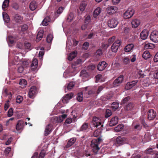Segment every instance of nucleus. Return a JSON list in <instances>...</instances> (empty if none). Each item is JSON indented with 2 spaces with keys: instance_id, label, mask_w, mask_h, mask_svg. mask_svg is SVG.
I'll return each instance as SVG.
<instances>
[{
  "instance_id": "f257e3e1",
  "label": "nucleus",
  "mask_w": 158,
  "mask_h": 158,
  "mask_svg": "<svg viewBox=\"0 0 158 158\" xmlns=\"http://www.w3.org/2000/svg\"><path fill=\"white\" fill-rule=\"evenodd\" d=\"M83 62L81 59L77 60L74 63L72 64V67L69 68L64 73L63 76L65 78L68 76H71L74 75L75 74L72 73L74 71V69L75 68V66L81 64Z\"/></svg>"
},
{
  "instance_id": "f03ea898",
  "label": "nucleus",
  "mask_w": 158,
  "mask_h": 158,
  "mask_svg": "<svg viewBox=\"0 0 158 158\" xmlns=\"http://www.w3.org/2000/svg\"><path fill=\"white\" fill-rule=\"evenodd\" d=\"M103 120L96 117H94L91 122V125L92 127H98L102 130V127H103Z\"/></svg>"
},
{
  "instance_id": "7ed1b4c3",
  "label": "nucleus",
  "mask_w": 158,
  "mask_h": 158,
  "mask_svg": "<svg viewBox=\"0 0 158 158\" xmlns=\"http://www.w3.org/2000/svg\"><path fill=\"white\" fill-rule=\"evenodd\" d=\"M101 140L102 139L100 138H98L97 139L92 140L91 141V146L92 148L93 151L95 153H97L100 149V148L98 147V144Z\"/></svg>"
},
{
  "instance_id": "20e7f679",
  "label": "nucleus",
  "mask_w": 158,
  "mask_h": 158,
  "mask_svg": "<svg viewBox=\"0 0 158 158\" xmlns=\"http://www.w3.org/2000/svg\"><path fill=\"white\" fill-rule=\"evenodd\" d=\"M89 89V87H86L83 90L81 93H79L78 94L77 96V98L78 101L80 102H81L83 100L82 94H88L89 95L93 93V92L91 91H89L88 90Z\"/></svg>"
},
{
  "instance_id": "39448f33",
  "label": "nucleus",
  "mask_w": 158,
  "mask_h": 158,
  "mask_svg": "<svg viewBox=\"0 0 158 158\" xmlns=\"http://www.w3.org/2000/svg\"><path fill=\"white\" fill-rule=\"evenodd\" d=\"M134 10L131 8H128L123 14V17L125 19H128L131 18L134 15Z\"/></svg>"
},
{
  "instance_id": "423d86ee",
  "label": "nucleus",
  "mask_w": 158,
  "mask_h": 158,
  "mask_svg": "<svg viewBox=\"0 0 158 158\" xmlns=\"http://www.w3.org/2000/svg\"><path fill=\"white\" fill-rule=\"evenodd\" d=\"M150 40L154 43L158 42V31H153L150 36Z\"/></svg>"
},
{
  "instance_id": "0eeeda50",
  "label": "nucleus",
  "mask_w": 158,
  "mask_h": 158,
  "mask_svg": "<svg viewBox=\"0 0 158 158\" xmlns=\"http://www.w3.org/2000/svg\"><path fill=\"white\" fill-rule=\"evenodd\" d=\"M108 26L111 28L115 27L118 24V21L115 19H110L108 21Z\"/></svg>"
},
{
  "instance_id": "6e6552de",
  "label": "nucleus",
  "mask_w": 158,
  "mask_h": 158,
  "mask_svg": "<svg viewBox=\"0 0 158 158\" xmlns=\"http://www.w3.org/2000/svg\"><path fill=\"white\" fill-rule=\"evenodd\" d=\"M148 119L150 120H153L156 117V114L153 109H150L148 112Z\"/></svg>"
},
{
  "instance_id": "1a4fd4ad",
  "label": "nucleus",
  "mask_w": 158,
  "mask_h": 158,
  "mask_svg": "<svg viewBox=\"0 0 158 158\" xmlns=\"http://www.w3.org/2000/svg\"><path fill=\"white\" fill-rule=\"evenodd\" d=\"M127 139L126 138L121 136H118L116 139V144L118 146L122 145L126 143Z\"/></svg>"
},
{
  "instance_id": "9d476101",
  "label": "nucleus",
  "mask_w": 158,
  "mask_h": 158,
  "mask_svg": "<svg viewBox=\"0 0 158 158\" xmlns=\"http://www.w3.org/2000/svg\"><path fill=\"white\" fill-rule=\"evenodd\" d=\"M121 44V41L120 40H118L115 42L111 47V49L112 52H117Z\"/></svg>"
},
{
  "instance_id": "9b49d317",
  "label": "nucleus",
  "mask_w": 158,
  "mask_h": 158,
  "mask_svg": "<svg viewBox=\"0 0 158 158\" xmlns=\"http://www.w3.org/2000/svg\"><path fill=\"white\" fill-rule=\"evenodd\" d=\"M118 10V8L116 6H109L106 8L107 13L108 14L110 15L116 12Z\"/></svg>"
},
{
  "instance_id": "f8f14e48",
  "label": "nucleus",
  "mask_w": 158,
  "mask_h": 158,
  "mask_svg": "<svg viewBox=\"0 0 158 158\" xmlns=\"http://www.w3.org/2000/svg\"><path fill=\"white\" fill-rule=\"evenodd\" d=\"M36 88L35 86H33L31 87L29 91L28 95L30 98H33L36 94Z\"/></svg>"
},
{
  "instance_id": "ddd939ff",
  "label": "nucleus",
  "mask_w": 158,
  "mask_h": 158,
  "mask_svg": "<svg viewBox=\"0 0 158 158\" xmlns=\"http://www.w3.org/2000/svg\"><path fill=\"white\" fill-rule=\"evenodd\" d=\"M73 94L72 93L66 94L62 99V101L64 103H67L73 97Z\"/></svg>"
},
{
  "instance_id": "4468645a",
  "label": "nucleus",
  "mask_w": 158,
  "mask_h": 158,
  "mask_svg": "<svg viewBox=\"0 0 158 158\" xmlns=\"http://www.w3.org/2000/svg\"><path fill=\"white\" fill-rule=\"evenodd\" d=\"M24 126V123L23 120L18 121L16 126V129L18 131H20L23 130Z\"/></svg>"
},
{
  "instance_id": "2eb2a0df",
  "label": "nucleus",
  "mask_w": 158,
  "mask_h": 158,
  "mask_svg": "<svg viewBox=\"0 0 158 158\" xmlns=\"http://www.w3.org/2000/svg\"><path fill=\"white\" fill-rule=\"evenodd\" d=\"M123 80V76L120 75L114 81L113 85L114 87L118 86V85L122 83Z\"/></svg>"
},
{
  "instance_id": "dca6fc26",
  "label": "nucleus",
  "mask_w": 158,
  "mask_h": 158,
  "mask_svg": "<svg viewBox=\"0 0 158 158\" xmlns=\"http://www.w3.org/2000/svg\"><path fill=\"white\" fill-rule=\"evenodd\" d=\"M107 64L104 61L100 62L97 66V69L100 71L103 70L107 66Z\"/></svg>"
},
{
  "instance_id": "f3484780",
  "label": "nucleus",
  "mask_w": 158,
  "mask_h": 158,
  "mask_svg": "<svg viewBox=\"0 0 158 158\" xmlns=\"http://www.w3.org/2000/svg\"><path fill=\"white\" fill-rule=\"evenodd\" d=\"M118 117L115 116L112 118L110 120L109 125L110 127H112L116 125L118 123Z\"/></svg>"
},
{
  "instance_id": "a211bd4d",
  "label": "nucleus",
  "mask_w": 158,
  "mask_h": 158,
  "mask_svg": "<svg viewBox=\"0 0 158 158\" xmlns=\"http://www.w3.org/2000/svg\"><path fill=\"white\" fill-rule=\"evenodd\" d=\"M137 82L138 81L135 80L127 83L125 86V89L127 90H128L131 89L132 87L134 86Z\"/></svg>"
},
{
  "instance_id": "6ab92c4d",
  "label": "nucleus",
  "mask_w": 158,
  "mask_h": 158,
  "mask_svg": "<svg viewBox=\"0 0 158 158\" xmlns=\"http://www.w3.org/2000/svg\"><path fill=\"white\" fill-rule=\"evenodd\" d=\"M38 61L37 59L36 58H34L33 59L32 64L31 65V68L33 71L36 72V69L38 66Z\"/></svg>"
},
{
  "instance_id": "aec40b11",
  "label": "nucleus",
  "mask_w": 158,
  "mask_h": 158,
  "mask_svg": "<svg viewBox=\"0 0 158 158\" xmlns=\"http://www.w3.org/2000/svg\"><path fill=\"white\" fill-rule=\"evenodd\" d=\"M148 35V31L147 30H143L140 33V37L143 40H146Z\"/></svg>"
},
{
  "instance_id": "412c9836",
  "label": "nucleus",
  "mask_w": 158,
  "mask_h": 158,
  "mask_svg": "<svg viewBox=\"0 0 158 158\" xmlns=\"http://www.w3.org/2000/svg\"><path fill=\"white\" fill-rule=\"evenodd\" d=\"M67 115L66 114H63L59 116L56 117L55 119L58 123H61L67 117Z\"/></svg>"
},
{
  "instance_id": "4be33fe9",
  "label": "nucleus",
  "mask_w": 158,
  "mask_h": 158,
  "mask_svg": "<svg viewBox=\"0 0 158 158\" xmlns=\"http://www.w3.org/2000/svg\"><path fill=\"white\" fill-rule=\"evenodd\" d=\"M102 11V9L100 7L97 8L93 12V16L94 18H97L100 14Z\"/></svg>"
},
{
  "instance_id": "5701e85b",
  "label": "nucleus",
  "mask_w": 158,
  "mask_h": 158,
  "mask_svg": "<svg viewBox=\"0 0 158 158\" xmlns=\"http://www.w3.org/2000/svg\"><path fill=\"white\" fill-rule=\"evenodd\" d=\"M37 6V4L36 2L35 1H32L30 4L29 8L31 10L33 11L36 8Z\"/></svg>"
},
{
  "instance_id": "b1692460",
  "label": "nucleus",
  "mask_w": 158,
  "mask_h": 158,
  "mask_svg": "<svg viewBox=\"0 0 158 158\" xmlns=\"http://www.w3.org/2000/svg\"><path fill=\"white\" fill-rule=\"evenodd\" d=\"M140 21L139 20L137 19L133 20L131 22L132 27L134 28H136L140 24Z\"/></svg>"
},
{
  "instance_id": "393cba45",
  "label": "nucleus",
  "mask_w": 158,
  "mask_h": 158,
  "mask_svg": "<svg viewBox=\"0 0 158 158\" xmlns=\"http://www.w3.org/2000/svg\"><path fill=\"white\" fill-rule=\"evenodd\" d=\"M44 31L43 30H40L38 32L36 41L39 42L42 38L43 36Z\"/></svg>"
},
{
  "instance_id": "a878e982",
  "label": "nucleus",
  "mask_w": 158,
  "mask_h": 158,
  "mask_svg": "<svg viewBox=\"0 0 158 158\" xmlns=\"http://www.w3.org/2000/svg\"><path fill=\"white\" fill-rule=\"evenodd\" d=\"M23 19V18L22 17H21L19 15L17 14L14 16V20L16 23H18L21 22Z\"/></svg>"
},
{
  "instance_id": "bb28decb",
  "label": "nucleus",
  "mask_w": 158,
  "mask_h": 158,
  "mask_svg": "<svg viewBox=\"0 0 158 158\" xmlns=\"http://www.w3.org/2000/svg\"><path fill=\"white\" fill-rule=\"evenodd\" d=\"M134 47V45L132 44H128L125 47V51L127 52H130L132 49Z\"/></svg>"
},
{
  "instance_id": "cd10ccee",
  "label": "nucleus",
  "mask_w": 158,
  "mask_h": 158,
  "mask_svg": "<svg viewBox=\"0 0 158 158\" xmlns=\"http://www.w3.org/2000/svg\"><path fill=\"white\" fill-rule=\"evenodd\" d=\"M87 5V3L86 2L82 1L81 2L79 7L80 10L81 11H84L85 10Z\"/></svg>"
},
{
  "instance_id": "c85d7f7f",
  "label": "nucleus",
  "mask_w": 158,
  "mask_h": 158,
  "mask_svg": "<svg viewBox=\"0 0 158 158\" xmlns=\"http://www.w3.org/2000/svg\"><path fill=\"white\" fill-rule=\"evenodd\" d=\"M76 141V139L75 138H73L70 139L66 145V147L68 148L71 146Z\"/></svg>"
},
{
  "instance_id": "c756f323",
  "label": "nucleus",
  "mask_w": 158,
  "mask_h": 158,
  "mask_svg": "<svg viewBox=\"0 0 158 158\" xmlns=\"http://www.w3.org/2000/svg\"><path fill=\"white\" fill-rule=\"evenodd\" d=\"M77 52L76 51L71 52L69 56L68 59L69 61L72 60L76 56Z\"/></svg>"
},
{
  "instance_id": "7c9ffc66",
  "label": "nucleus",
  "mask_w": 158,
  "mask_h": 158,
  "mask_svg": "<svg viewBox=\"0 0 158 158\" xmlns=\"http://www.w3.org/2000/svg\"><path fill=\"white\" fill-rule=\"evenodd\" d=\"M115 38V37L114 36H113L111 38H110L108 40V42L109 44H103L102 45L103 47L104 48H108V47L110 45V44L114 42Z\"/></svg>"
},
{
  "instance_id": "2f4dec72",
  "label": "nucleus",
  "mask_w": 158,
  "mask_h": 158,
  "mask_svg": "<svg viewBox=\"0 0 158 158\" xmlns=\"http://www.w3.org/2000/svg\"><path fill=\"white\" fill-rule=\"evenodd\" d=\"M50 19L49 17L48 16L46 17L42 22V25L44 26H47L48 24V23L50 22Z\"/></svg>"
},
{
  "instance_id": "473e14b6",
  "label": "nucleus",
  "mask_w": 158,
  "mask_h": 158,
  "mask_svg": "<svg viewBox=\"0 0 158 158\" xmlns=\"http://www.w3.org/2000/svg\"><path fill=\"white\" fill-rule=\"evenodd\" d=\"M89 128V124L88 123H84L81 126L80 131H85Z\"/></svg>"
},
{
  "instance_id": "72a5a7b5",
  "label": "nucleus",
  "mask_w": 158,
  "mask_h": 158,
  "mask_svg": "<svg viewBox=\"0 0 158 158\" xmlns=\"http://www.w3.org/2000/svg\"><path fill=\"white\" fill-rule=\"evenodd\" d=\"M155 45L154 44L150 43H145L144 45V48L146 49H152L155 48Z\"/></svg>"
},
{
  "instance_id": "f704fd0d",
  "label": "nucleus",
  "mask_w": 158,
  "mask_h": 158,
  "mask_svg": "<svg viewBox=\"0 0 158 158\" xmlns=\"http://www.w3.org/2000/svg\"><path fill=\"white\" fill-rule=\"evenodd\" d=\"M27 84V81L25 79H21L19 83L20 87L22 88L25 87Z\"/></svg>"
},
{
  "instance_id": "c9c22d12",
  "label": "nucleus",
  "mask_w": 158,
  "mask_h": 158,
  "mask_svg": "<svg viewBox=\"0 0 158 158\" xmlns=\"http://www.w3.org/2000/svg\"><path fill=\"white\" fill-rule=\"evenodd\" d=\"M149 52L148 51H145L142 55L143 57L145 59H147L151 57Z\"/></svg>"
},
{
  "instance_id": "e433bc0d",
  "label": "nucleus",
  "mask_w": 158,
  "mask_h": 158,
  "mask_svg": "<svg viewBox=\"0 0 158 158\" xmlns=\"http://www.w3.org/2000/svg\"><path fill=\"white\" fill-rule=\"evenodd\" d=\"M3 18L5 22L8 23L10 21V18L8 15L5 12L2 13Z\"/></svg>"
},
{
  "instance_id": "4c0bfd02",
  "label": "nucleus",
  "mask_w": 158,
  "mask_h": 158,
  "mask_svg": "<svg viewBox=\"0 0 158 158\" xmlns=\"http://www.w3.org/2000/svg\"><path fill=\"white\" fill-rule=\"evenodd\" d=\"M51 127L50 124L48 125L46 127L44 132V135H47L50 133L51 131Z\"/></svg>"
},
{
  "instance_id": "58836bf2",
  "label": "nucleus",
  "mask_w": 158,
  "mask_h": 158,
  "mask_svg": "<svg viewBox=\"0 0 158 158\" xmlns=\"http://www.w3.org/2000/svg\"><path fill=\"white\" fill-rule=\"evenodd\" d=\"M112 97V95L110 94H107L101 97V99L103 101H106L107 100L110 99Z\"/></svg>"
},
{
  "instance_id": "ea45409f",
  "label": "nucleus",
  "mask_w": 158,
  "mask_h": 158,
  "mask_svg": "<svg viewBox=\"0 0 158 158\" xmlns=\"http://www.w3.org/2000/svg\"><path fill=\"white\" fill-rule=\"evenodd\" d=\"M130 62V58L129 56H126L123 58V63L124 64H129Z\"/></svg>"
},
{
  "instance_id": "a19ab883",
  "label": "nucleus",
  "mask_w": 158,
  "mask_h": 158,
  "mask_svg": "<svg viewBox=\"0 0 158 158\" xmlns=\"http://www.w3.org/2000/svg\"><path fill=\"white\" fill-rule=\"evenodd\" d=\"M9 0H5L3 2L2 6V9L4 10L5 9L9 6Z\"/></svg>"
},
{
  "instance_id": "79ce46f5",
  "label": "nucleus",
  "mask_w": 158,
  "mask_h": 158,
  "mask_svg": "<svg viewBox=\"0 0 158 158\" xmlns=\"http://www.w3.org/2000/svg\"><path fill=\"white\" fill-rule=\"evenodd\" d=\"M123 124H119L115 128L114 130L116 132L120 131L123 129Z\"/></svg>"
},
{
  "instance_id": "37998d69",
  "label": "nucleus",
  "mask_w": 158,
  "mask_h": 158,
  "mask_svg": "<svg viewBox=\"0 0 158 158\" xmlns=\"http://www.w3.org/2000/svg\"><path fill=\"white\" fill-rule=\"evenodd\" d=\"M7 41L8 42L12 44L14 43L15 41V38L13 37L12 36H10L7 38Z\"/></svg>"
},
{
  "instance_id": "c03bdc74",
  "label": "nucleus",
  "mask_w": 158,
  "mask_h": 158,
  "mask_svg": "<svg viewBox=\"0 0 158 158\" xmlns=\"http://www.w3.org/2000/svg\"><path fill=\"white\" fill-rule=\"evenodd\" d=\"M88 74L85 70H83L80 73V76L82 77L87 78L88 77Z\"/></svg>"
},
{
  "instance_id": "a18cd8bd",
  "label": "nucleus",
  "mask_w": 158,
  "mask_h": 158,
  "mask_svg": "<svg viewBox=\"0 0 158 158\" xmlns=\"http://www.w3.org/2000/svg\"><path fill=\"white\" fill-rule=\"evenodd\" d=\"M118 103L116 102H114L112 104L111 108L113 110H115L118 107Z\"/></svg>"
},
{
  "instance_id": "49530a36",
  "label": "nucleus",
  "mask_w": 158,
  "mask_h": 158,
  "mask_svg": "<svg viewBox=\"0 0 158 158\" xmlns=\"http://www.w3.org/2000/svg\"><path fill=\"white\" fill-rule=\"evenodd\" d=\"M134 107V105L131 103H129L125 107V109L126 110H131Z\"/></svg>"
},
{
  "instance_id": "de8ad7c7",
  "label": "nucleus",
  "mask_w": 158,
  "mask_h": 158,
  "mask_svg": "<svg viewBox=\"0 0 158 158\" xmlns=\"http://www.w3.org/2000/svg\"><path fill=\"white\" fill-rule=\"evenodd\" d=\"M85 19V24H87L89 23L91 21V16L89 15H88L86 16Z\"/></svg>"
},
{
  "instance_id": "09e8293b",
  "label": "nucleus",
  "mask_w": 158,
  "mask_h": 158,
  "mask_svg": "<svg viewBox=\"0 0 158 158\" xmlns=\"http://www.w3.org/2000/svg\"><path fill=\"white\" fill-rule=\"evenodd\" d=\"M112 114V112L111 110L109 109H107L106 110L105 117L107 118L109 117Z\"/></svg>"
},
{
  "instance_id": "8fccbe9b",
  "label": "nucleus",
  "mask_w": 158,
  "mask_h": 158,
  "mask_svg": "<svg viewBox=\"0 0 158 158\" xmlns=\"http://www.w3.org/2000/svg\"><path fill=\"white\" fill-rule=\"evenodd\" d=\"M73 14L72 13H70L67 18V21L68 22L71 21L73 18Z\"/></svg>"
},
{
  "instance_id": "3c124183",
  "label": "nucleus",
  "mask_w": 158,
  "mask_h": 158,
  "mask_svg": "<svg viewBox=\"0 0 158 158\" xmlns=\"http://www.w3.org/2000/svg\"><path fill=\"white\" fill-rule=\"evenodd\" d=\"M130 58V61L132 62H135L136 59V55L135 54H133L131 56H128Z\"/></svg>"
},
{
  "instance_id": "603ef678",
  "label": "nucleus",
  "mask_w": 158,
  "mask_h": 158,
  "mask_svg": "<svg viewBox=\"0 0 158 158\" xmlns=\"http://www.w3.org/2000/svg\"><path fill=\"white\" fill-rule=\"evenodd\" d=\"M75 84V82H70L67 86V89H71L73 88L74 87Z\"/></svg>"
},
{
  "instance_id": "864d4df0",
  "label": "nucleus",
  "mask_w": 158,
  "mask_h": 158,
  "mask_svg": "<svg viewBox=\"0 0 158 158\" xmlns=\"http://www.w3.org/2000/svg\"><path fill=\"white\" fill-rule=\"evenodd\" d=\"M53 39V36L51 34L48 35L47 37V41L48 43H50L51 42Z\"/></svg>"
},
{
  "instance_id": "5fc2aeb1",
  "label": "nucleus",
  "mask_w": 158,
  "mask_h": 158,
  "mask_svg": "<svg viewBox=\"0 0 158 158\" xmlns=\"http://www.w3.org/2000/svg\"><path fill=\"white\" fill-rule=\"evenodd\" d=\"M99 129L96 130L94 133V137H97L99 136L100 135L101 130L100 128H99Z\"/></svg>"
},
{
  "instance_id": "6e6d98bb",
  "label": "nucleus",
  "mask_w": 158,
  "mask_h": 158,
  "mask_svg": "<svg viewBox=\"0 0 158 158\" xmlns=\"http://www.w3.org/2000/svg\"><path fill=\"white\" fill-rule=\"evenodd\" d=\"M31 47V44L30 43L25 42L24 44V47L25 49H30Z\"/></svg>"
},
{
  "instance_id": "4d7b16f0",
  "label": "nucleus",
  "mask_w": 158,
  "mask_h": 158,
  "mask_svg": "<svg viewBox=\"0 0 158 158\" xmlns=\"http://www.w3.org/2000/svg\"><path fill=\"white\" fill-rule=\"evenodd\" d=\"M102 51L101 49H98L96 52L95 55L97 57L102 55Z\"/></svg>"
},
{
  "instance_id": "13d9d810",
  "label": "nucleus",
  "mask_w": 158,
  "mask_h": 158,
  "mask_svg": "<svg viewBox=\"0 0 158 158\" xmlns=\"http://www.w3.org/2000/svg\"><path fill=\"white\" fill-rule=\"evenodd\" d=\"M23 98L20 96H18L17 97L16 99V102L19 104L20 103L23 101Z\"/></svg>"
},
{
  "instance_id": "bf43d9fd",
  "label": "nucleus",
  "mask_w": 158,
  "mask_h": 158,
  "mask_svg": "<svg viewBox=\"0 0 158 158\" xmlns=\"http://www.w3.org/2000/svg\"><path fill=\"white\" fill-rule=\"evenodd\" d=\"M72 43L71 40H70L69 38L67 39V49H69V47L71 46Z\"/></svg>"
},
{
  "instance_id": "052dcab7",
  "label": "nucleus",
  "mask_w": 158,
  "mask_h": 158,
  "mask_svg": "<svg viewBox=\"0 0 158 158\" xmlns=\"http://www.w3.org/2000/svg\"><path fill=\"white\" fill-rule=\"evenodd\" d=\"M41 50L39 52V57L42 58L44 54V51L43 48H41Z\"/></svg>"
},
{
  "instance_id": "680f3d73",
  "label": "nucleus",
  "mask_w": 158,
  "mask_h": 158,
  "mask_svg": "<svg viewBox=\"0 0 158 158\" xmlns=\"http://www.w3.org/2000/svg\"><path fill=\"white\" fill-rule=\"evenodd\" d=\"M102 77V76L101 74L98 75L96 77V81L97 82H99L102 81V80H101Z\"/></svg>"
},
{
  "instance_id": "e2e57ef3",
  "label": "nucleus",
  "mask_w": 158,
  "mask_h": 158,
  "mask_svg": "<svg viewBox=\"0 0 158 158\" xmlns=\"http://www.w3.org/2000/svg\"><path fill=\"white\" fill-rule=\"evenodd\" d=\"M130 98L129 97H126L125 98L123 99L121 102V103L122 104H124L126 103L127 102H128L129 99Z\"/></svg>"
},
{
  "instance_id": "0e129e2a",
  "label": "nucleus",
  "mask_w": 158,
  "mask_h": 158,
  "mask_svg": "<svg viewBox=\"0 0 158 158\" xmlns=\"http://www.w3.org/2000/svg\"><path fill=\"white\" fill-rule=\"evenodd\" d=\"M89 46V43H88L87 42H85L84 43L82 48L83 49L86 50L88 48Z\"/></svg>"
},
{
  "instance_id": "69168bd1",
  "label": "nucleus",
  "mask_w": 158,
  "mask_h": 158,
  "mask_svg": "<svg viewBox=\"0 0 158 158\" xmlns=\"http://www.w3.org/2000/svg\"><path fill=\"white\" fill-rule=\"evenodd\" d=\"M13 114V111L12 108H10L8 112L7 115L8 117H11Z\"/></svg>"
},
{
  "instance_id": "338daca9",
  "label": "nucleus",
  "mask_w": 158,
  "mask_h": 158,
  "mask_svg": "<svg viewBox=\"0 0 158 158\" xmlns=\"http://www.w3.org/2000/svg\"><path fill=\"white\" fill-rule=\"evenodd\" d=\"M152 148H148L145 151V152L146 154H151L153 153V152L152 150Z\"/></svg>"
},
{
  "instance_id": "774afa93",
  "label": "nucleus",
  "mask_w": 158,
  "mask_h": 158,
  "mask_svg": "<svg viewBox=\"0 0 158 158\" xmlns=\"http://www.w3.org/2000/svg\"><path fill=\"white\" fill-rule=\"evenodd\" d=\"M21 30L23 31L27 30L28 28V26L27 25H24L21 27Z\"/></svg>"
}]
</instances>
